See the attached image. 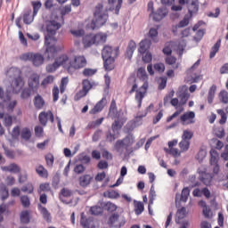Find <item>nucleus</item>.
Masks as SVG:
<instances>
[{"instance_id":"f257e3e1","label":"nucleus","mask_w":228,"mask_h":228,"mask_svg":"<svg viewBox=\"0 0 228 228\" xmlns=\"http://www.w3.org/2000/svg\"><path fill=\"white\" fill-rule=\"evenodd\" d=\"M108 9L104 10V5L102 3H99L94 7V19L87 25L89 29L93 31L95 29H99V28H102L106 22H108L109 15Z\"/></svg>"},{"instance_id":"f03ea898","label":"nucleus","mask_w":228,"mask_h":228,"mask_svg":"<svg viewBox=\"0 0 228 228\" xmlns=\"http://www.w3.org/2000/svg\"><path fill=\"white\" fill-rule=\"evenodd\" d=\"M133 143H134V138L133 135H126L122 140H118L114 144L115 151L122 156L124 154L125 158H127L133 154Z\"/></svg>"},{"instance_id":"7ed1b4c3","label":"nucleus","mask_w":228,"mask_h":228,"mask_svg":"<svg viewBox=\"0 0 228 228\" xmlns=\"http://www.w3.org/2000/svg\"><path fill=\"white\" fill-rule=\"evenodd\" d=\"M58 40L56 37H50L49 36H45V51L44 53L45 58L47 60H53L56 53L63 50V46L56 45Z\"/></svg>"},{"instance_id":"20e7f679","label":"nucleus","mask_w":228,"mask_h":228,"mask_svg":"<svg viewBox=\"0 0 228 228\" xmlns=\"http://www.w3.org/2000/svg\"><path fill=\"white\" fill-rule=\"evenodd\" d=\"M180 122H182L183 126H186V124H195V111L189 110L187 112H184L176 121L167 126L166 129H174V127H177L179 126Z\"/></svg>"},{"instance_id":"39448f33","label":"nucleus","mask_w":228,"mask_h":228,"mask_svg":"<svg viewBox=\"0 0 228 228\" xmlns=\"http://www.w3.org/2000/svg\"><path fill=\"white\" fill-rule=\"evenodd\" d=\"M127 84L133 85L132 89L129 91V94H134V92H136L135 101L137 102L138 108H142V102L143 101V92L136 91V89L138 88V84L136 83V77H134V75L130 76L127 79Z\"/></svg>"},{"instance_id":"423d86ee","label":"nucleus","mask_w":228,"mask_h":228,"mask_svg":"<svg viewBox=\"0 0 228 228\" xmlns=\"http://www.w3.org/2000/svg\"><path fill=\"white\" fill-rule=\"evenodd\" d=\"M86 65V58L84 55H76L73 61H69V64L67 66V70L69 71L70 69H74V70H79L81 69H85Z\"/></svg>"},{"instance_id":"0eeeda50","label":"nucleus","mask_w":228,"mask_h":228,"mask_svg":"<svg viewBox=\"0 0 228 228\" xmlns=\"http://www.w3.org/2000/svg\"><path fill=\"white\" fill-rule=\"evenodd\" d=\"M110 228H122L126 225V219L120 218L118 213H113L108 220Z\"/></svg>"},{"instance_id":"6e6552de","label":"nucleus","mask_w":228,"mask_h":228,"mask_svg":"<svg viewBox=\"0 0 228 228\" xmlns=\"http://www.w3.org/2000/svg\"><path fill=\"white\" fill-rule=\"evenodd\" d=\"M120 48L118 46L113 50L112 46L105 45L102 50V58H117L119 54Z\"/></svg>"},{"instance_id":"1a4fd4ad","label":"nucleus","mask_w":228,"mask_h":228,"mask_svg":"<svg viewBox=\"0 0 228 228\" xmlns=\"http://www.w3.org/2000/svg\"><path fill=\"white\" fill-rule=\"evenodd\" d=\"M60 28H61V24H60V22L54 20L48 21L46 25L47 34L45 35V37H49L50 38H54V35H56V31H58Z\"/></svg>"},{"instance_id":"9d476101","label":"nucleus","mask_w":228,"mask_h":228,"mask_svg":"<svg viewBox=\"0 0 228 228\" xmlns=\"http://www.w3.org/2000/svg\"><path fill=\"white\" fill-rule=\"evenodd\" d=\"M116 118L111 125L112 133H117V134H120V129L124 126L125 122L127 121V118L124 116H117L114 117Z\"/></svg>"},{"instance_id":"9b49d317","label":"nucleus","mask_w":228,"mask_h":228,"mask_svg":"<svg viewBox=\"0 0 228 228\" xmlns=\"http://www.w3.org/2000/svg\"><path fill=\"white\" fill-rule=\"evenodd\" d=\"M38 119H39V124H41V126L45 127V126H47L48 120H50L52 124H54V114H53V111L51 110H48L46 112L42 111L39 113Z\"/></svg>"},{"instance_id":"f8f14e48","label":"nucleus","mask_w":228,"mask_h":228,"mask_svg":"<svg viewBox=\"0 0 228 228\" xmlns=\"http://www.w3.org/2000/svg\"><path fill=\"white\" fill-rule=\"evenodd\" d=\"M143 124V113L139 112L134 117V120L128 122L126 126V128L128 131H133L134 127H138V126H142Z\"/></svg>"},{"instance_id":"ddd939ff","label":"nucleus","mask_w":228,"mask_h":228,"mask_svg":"<svg viewBox=\"0 0 228 228\" xmlns=\"http://www.w3.org/2000/svg\"><path fill=\"white\" fill-rule=\"evenodd\" d=\"M147 10H148V12H150V17H152V20L154 22H160V20H163V19H165V17H167V13L160 16L159 14H158V12H156L154 11V2L152 0H151L148 3Z\"/></svg>"},{"instance_id":"4468645a","label":"nucleus","mask_w":228,"mask_h":228,"mask_svg":"<svg viewBox=\"0 0 228 228\" xmlns=\"http://www.w3.org/2000/svg\"><path fill=\"white\" fill-rule=\"evenodd\" d=\"M28 85L33 92H37L40 86V75L37 73L31 74L28 77Z\"/></svg>"},{"instance_id":"2eb2a0df","label":"nucleus","mask_w":228,"mask_h":228,"mask_svg":"<svg viewBox=\"0 0 228 228\" xmlns=\"http://www.w3.org/2000/svg\"><path fill=\"white\" fill-rule=\"evenodd\" d=\"M154 200H156V191L154 190V184L151 186L149 192V203H148V213L151 216L154 215V210L152 209V204H154Z\"/></svg>"},{"instance_id":"dca6fc26","label":"nucleus","mask_w":228,"mask_h":228,"mask_svg":"<svg viewBox=\"0 0 228 228\" xmlns=\"http://www.w3.org/2000/svg\"><path fill=\"white\" fill-rule=\"evenodd\" d=\"M80 225L83 228H94L95 225L94 224V218L93 217H86L85 216V212L80 214Z\"/></svg>"},{"instance_id":"f3484780","label":"nucleus","mask_w":228,"mask_h":228,"mask_svg":"<svg viewBox=\"0 0 228 228\" xmlns=\"http://www.w3.org/2000/svg\"><path fill=\"white\" fill-rule=\"evenodd\" d=\"M94 181V176L90 175H83L78 178V184L81 188H88Z\"/></svg>"},{"instance_id":"a211bd4d","label":"nucleus","mask_w":228,"mask_h":228,"mask_svg":"<svg viewBox=\"0 0 228 228\" xmlns=\"http://www.w3.org/2000/svg\"><path fill=\"white\" fill-rule=\"evenodd\" d=\"M134 51H136V42H134V40H130L125 53V58H127V60H132Z\"/></svg>"},{"instance_id":"6ab92c4d","label":"nucleus","mask_w":228,"mask_h":228,"mask_svg":"<svg viewBox=\"0 0 228 228\" xmlns=\"http://www.w3.org/2000/svg\"><path fill=\"white\" fill-rule=\"evenodd\" d=\"M198 206H200V208H202V215L205 218H212L213 215H211V208H209V206H208V203L206 202V200H200L198 202Z\"/></svg>"},{"instance_id":"aec40b11","label":"nucleus","mask_w":228,"mask_h":228,"mask_svg":"<svg viewBox=\"0 0 228 228\" xmlns=\"http://www.w3.org/2000/svg\"><path fill=\"white\" fill-rule=\"evenodd\" d=\"M83 45L86 49L87 47H92V45H95V37L94 34H87L83 37L82 39Z\"/></svg>"},{"instance_id":"412c9836","label":"nucleus","mask_w":228,"mask_h":228,"mask_svg":"<svg viewBox=\"0 0 228 228\" xmlns=\"http://www.w3.org/2000/svg\"><path fill=\"white\" fill-rule=\"evenodd\" d=\"M106 104V97H102L94 107L90 110L91 115H95L97 113H101L102 110H104V105Z\"/></svg>"},{"instance_id":"4be33fe9","label":"nucleus","mask_w":228,"mask_h":228,"mask_svg":"<svg viewBox=\"0 0 228 228\" xmlns=\"http://www.w3.org/2000/svg\"><path fill=\"white\" fill-rule=\"evenodd\" d=\"M109 4H110V7L107 9L109 12H115V15H119L120 13V8H122V0H108ZM117 3L116 7H114L112 4H115Z\"/></svg>"},{"instance_id":"5701e85b","label":"nucleus","mask_w":228,"mask_h":228,"mask_svg":"<svg viewBox=\"0 0 228 228\" xmlns=\"http://www.w3.org/2000/svg\"><path fill=\"white\" fill-rule=\"evenodd\" d=\"M33 102L36 110H44L45 106V100H44V97L40 94H37L34 97Z\"/></svg>"},{"instance_id":"b1692460","label":"nucleus","mask_w":228,"mask_h":228,"mask_svg":"<svg viewBox=\"0 0 228 228\" xmlns=\"http://www.w3.org/2000/svg\"><path fill=\"white\" fill-rule=\"evenodd\" d=\"M109 115L111 118H115V117H122L120 111L117 110V102L115 100H112L110 102Z\"/></svg>"},{"instance_id":"393cba45","label":"nucleus","mask_w":228,"mask_h":228,"mask_svg":"<svg viewBox=\"0 0 228 228\" xmlns=\"http://www.w3.org/2000/svg\"><path fill=\"white\" fill-rule=\"evenodd\" d=\"M115 58L116 57H110V58L102 59L103 67L105 70H108L110 72V70H113V69H115Z\"/></svg>"},{"instance_id":"a878e982","label":"nucleus","mask_w":228,"mask_h":228,"mask_svg":"<svg viewBox=\"0 0 228 228\" xmlns=\"http://www.w3.org/2000/svg\"><path fill=\"white\" fill-rule=\"evenodd\" d=\"M4 172H10L11 174H20V167L15 163H11L9 166L2 167Z\"/></svg>"},{"instance_id":"bb28decb","label":"nucleus","mask_w":228,"mask_h":228,"mask_svg":"<svg viewBox=\"0 0 228 228\" xmlns=\"http://www.w3.org/2000/svg\"><path fill=\"white\" fill-rule=\"evenodd\" d=\"M31 61L34 67H40L44 64V55L40 53H33Z\"/></svg>"},{"instance_id":"cd10ccee","label":"nucleus","mask_w":228,"mask_h":228,"mask_svg":"<svg viewBox=\"0 0 228 228\" xmlns=\"http://www.w3.org/2000/svg\"><path fill=\"white\" fill-rule=\"evenodd\" d=\"M191 6H193V10L188 9L189 15L187 14L186 18L189 19V20L191 19V17H193V13H199V0H192L191 2Z\"/></svg>"},{"instance_id":"c85d7f7f","label":"nucleus","mask_w":228,"mask_h":228,"mask_svg":"<svg viewBox=\"0 0 228 228\" xmlns=\"http://www.w3.org/2000/svg\"><path fill=\"white\" fill-rule=\"evenodd\" d=\"M22 86H24V80H22V77H17L16 78H14L13 92L19 94V92L22 90Z\"/></svg>"},{"instance_id":"c756f323","label":"nucleus","mask_w":228,"mask_h":228,"mask_svg":"<svg viewBox=\"0 0 228 228\" xmlns=\"http://www.w3.org/2000/svg\"><path fill=\"white\" fill-rule=\"evenodd\" d=\"M139 45L136 63L137 65H143V39L140 41Z\"/></svg>"},{"instance_id":"7c9ffc66","label":"nucleus","mask_w":228,"mask_h":228,"mask_svg":"<svg viewBox=\"0 0 228 228\" xmlns=\"http://www.w3.org/2000/svg\"><path fill=\"white\" fill-rule=\"evenodd\" d=\"M159 27H157L156 28H150V30L148 32L149 38L153 40V42L155 44H158V42H159V40H158V36L159 35Z\"/></svg>"},{"instance_id":"2f4dec72","label":"nucleus","mask_w":228,"mask_h":228,"mask_svg":"<svg viewBox=\"0 0 228 228\" xmlns=\"http://www.w3.org/2000/svg\"><path fill=\"white\" fill-rule=\"evenodd\" d=\"M20 221L21 224H29V222H31V216L29 215V211L22 210L20 214Z\"/></svg>"},{"instance_id":"473e14b6","label":"nucleus","mask_w":228,"mask_h":228,"mask_svg":"<svg viewBox=\"0 0 228 228\" xmlns=\"http://www.w3.org/2000/svg\"><path fill=\"white\" fill-rule=\"evenodd\" d=\"M106 40H108V34L100 32L94 35L95 44H106Z\"/></svg>"},{"instance_id":"72a5a7b5","label":"nucleus","mask_w":228,"mask_h":228,"mask_svg":"<svg viewBox=\"0 0 228 228\" xmlns=\"http://www.w3.org/2000/svg\"><path fill=\"white\" fill-rule=\"evenodd\" d=\"M119 134H117V132H111V130H108V132L105 134L106 141L109 143H113V142L116 141L117 138H118Z\"/></svg>"},{"instance_id":"f704fd0d","label":"nucleus","mask_w":228,"mask_h":228,"mask_svg":"<svg viewBox=\"0 0 228 228\" xmlns=\"http://www.w3.org/2000/svg\"><path fill=\"white\" fill-rule=\"evenodd\" d=\"M216 93V85H212L208 90V104H213V100L215 99Z\"/></svg>"},{"instance_id":"c9c22d12","label":"nucleus","mask_w":228,"mask_h":228,"mask_svg":"<svg viewBox=\"0 0 228 228\" xmlns=\"http://www.w3.org/2000/svg\"><path fill=\"white\" fill-rule=\"evenodd\" d=\"M206 156H208V151H206V149L200 148L199 152L195 156V159H197L199 163H202L206 159Z\"/></svg>"},{"instance_id":"e433bc0d","label":"nucleus","mask_w":228,"mask_h":228,"mask_svg":"<svg viewBox=\"0 0 228 228\" xmlns=\"http://www.w3.org/2000/svg\"><path fill=\"white\" fill-rule=\"evenodd\" d=\"M20 136L22 140H25V142H28V140H31V130L28 127L22 128Z\"/></svg>"},{"instance_id":"4c0bfd02","label":"nucleus","mask_w":228,"mask_h":228,"mask_svg":"<svg viewBox=\"0 0 228 228\" xmlns=\"http://www.w3.org/2000/svg\"><path fill=\"white\" fill-rule=\"evenodd\" d=\"M164 151L167 154H171V156H173V158H179V156H181V151H179V149H177V148L168 149V148L165 147Z\"/></svg>"},{"instance_id":"58836bf2","label":"nucleus","mask_w":228,"mask_h":228,"mask_svg":"<svg viewBox=\"0 0 228 228\" xmlns=\"http://www.w3.org/2000/svg\"><path fill=\"white\" fill-rule=\"evenodd\" d=\"M38 208L41 211V214L43 215V217L46 222H51V213H49V210H47L46 208L42 207V205H38Z\"/></svg>"},{"instance_id":"ea45409f","label":"nucleus","mask_w":228,"mask_h":228,"mask_svg":"<svg viewBox=\"0 0 228 228\" xmlns=\"http://www.w3.org/2000/svg\"><path fill=\"white\" fill-rule=\"evenodd\" d=\"M38 208L41 211V214L43 215V217L46 222H51V213H49V210H47L46 208L42 207V205H38Z\"/></svg>"},{"instance_id":"a19ab883","label":"nucleus","mask_w":228,"mask_h":228,"mask_svg":"<svg viewBox=\"0 0 228 228\" xmlns=\"http://www.w3.org/2000/svg\"><path fill=\"white\" fill-rule=\"evenodd\" d=\"M134 211L135 215H142L143 213V203L137 201L136 200H134Z\"/></svg>"},{"instance_id":"79ce46f5","label":"nucleus","mask_w":228,"mask_h":228,"mask_svg":"<svg viewBox=\"0 0 228 228\" xmlns=\"http://www.w3.org/2000/svg\"><path fill=\"white\" fill-rule=\"evenodd\" d=\"M31 4L33 6V17H37V14L42 8V2L40 1H32Z\"/></svg>"},{"instance_id":"37998d69","label":"nucleus","mask_w":228,"mask_h":228,"mask_svg":"<svg viewBox=\"0 0 228 228\" xmlns=\"http://www.w3.org/2000/svg\"><path fill=\"white\" fill-rule=\"evenodd\" d=\"M69 61V55L67 54H61L59 57L55 59V62L59 67H61V65H65V63Z\"/></svg>"},{"instance_id":"c03bdc74","label":"nucleus","mask_w":228,"mask_h":228,"mask_svg":"<svg viewBox=\"0 0 228 228\" xmlns=\"http://www.w3.org/2000/svg\"><path fill=\"white\" fill-rule=\"evenodd\" d=\"M21 191H23V193H28V195H31V193L35 191V187L33 186V183H28L21 187Z\"/></svg>"},{"instance_id":"a18cd8bd","label":"nucleus","mask_w":228,"mask_h":228,"mask_svg":"<svg viewBox=\"0 0 228 228\" xmlns=\"http://www.w3.org/2000/svg\"><path fill=\"white\" fill-rule=\"evenodd\" d=\"M34 17L35 16L31 17V11H27L23 14V22H24V24H27V25L31 24V22H33V20H35Z\"/></svg>"},{"instance_id":"49530a36","label":"nucleus","mask_w":228,"mask_h":228,"mask_svg":"<svg viewBox=\"0 0 228 228\" xmlns=\"http://www.w3.org/2000/svg\"><path fill=\"white\" fill-rule=\"evenodd\" d=\"M52 83H54V76L49 75L41 82V86L47 88V85H52Z\"/></svg>"},{"instance_id":"de8ad7c7","label":"nucleus","mask_w":228,"mask_h":228,"mask_svg":"<svg viewBox=\"0 0 228 228\" xmlns=\"http://www.w3.org/2000/svg\"><path fill=\"white\" fill-rule=\"evenodd\" d=\"M218 115H220L221 118L219 119V124L224 126L227 122V113L223 109L217 110Z\"/></svg>"},{"instance_id":"09e8293b","label":"nucleus","mask_w":228,"mask_h":228,"mask_svg":"<svg viewBox=\"0 0 228 228\" xmlns=\"http://www.w3.org/2000/svg\"><path fill=\"white\" fill-rule=\"evenodd\" d=\"M90 213L94 215L95 216H99V215H102L104 213V209L100 206H94L90 208Z\"/></svg>"},{"instance_id":"8fccbe9b","label":"nucleus","mask_w":228,"mask_h":228,"mask_svg":"<svg viewBox=\"0 0 228 228\" xmlns=\"http://www.w3.org/2000/svg\"><path fill=\"white\" fill-rule=\"evenodd\" d=\"M2 148L4 149L5 156L9 158V159H15V151H13V150H10L4 144L2 145Z\"/></svg>"},{"instance_id":"3c124183","label":"nucleus","mask_w":228,"mask_h":228,"mask_svg":"<svg viewBox=\"0 0 228 228\" xmlns=\"http://www.w3.org/2000/svg\"><path fill=\"white\" fill-rule=\"evenodd\" d=\"M82 74L85 76V77H92V76H95V74H97V69L86 68L84 69Z\"/></svg>"},{"instance_id":"603ef678","label":"nucleus","mask_w":228,"mask_h":228,"mask_svg":"<svg viewBox=\"0 0 228 228\" xmlns=\"http://www.w3.org/2000/svg\"><path fill=\"white\" fill-rule=\"evenodd\" d=\"M219 98H220V102L223 104H228V92L225 90H221V92L219 93Z\"/></svg>"},{"instance_id":"864d4df0","label":"nucleus","mask_w":228,"mask_h":228,"mask_svg":"<svg viewBox=\"0 0 228 228\" xmlns=\"http://www.w3.org/2000/svg\"><path fill=\"white\" fill-rule=\"evenodd\" d=\"M58 69H60V64H58V62H56L55 61L53 63L48 64L46 66V71L49 73L56 72Z\"/></svg>"},{"instance_id":"5fc2aeb1","label":"nucleus","mask_w":228,"mask_h":228,"mask_svg":"<svg viewBox=\"0 0 228 228\" xmlns=\"http://www.w3.org/2000/svg\"><path fill=\"white\" fill-rule=\"evenodd\" d=\"M193 138V132L191 130H183V134L182 135V140L184 142H190Z\"/></svg>"},{"instance_id":"6e6d98bb","label":"nucleus","mask_w":228,"mask_h":228,"mask_svg":"<svg viewBox=\"0 0 228 228\" xmlns=\"http://www.w3.org/2000/svg\"><path fill=\"white\" fill-rule=\"evenodd\" d=\"M91 88H94L92 82H90L88 79H84L82 81V89H84L88 94Z\"/></svg>"},{"instance_id":"4d7b16f0","label":"nucleus","mask_w":228,"mask_h":228,"mask_svg":"<svg viewBox=\"0 0 228 228\" xmlns=\"http://www.w3.org/2000/svg\"><path fill=\"white\" fill-rule=\"evenodd\" d=\"M191 143V142L190 141H184L182 139V141L179 142V147L181 151L186 152V151H189Z\"/></svg>"},{"instance_id":"13d9d810","label":"nucleus","mask_w":228,"mask_h":228,"mask_svg":"<svg viewBox=\"0 0 228 228\" xmlns=\"http://www.w3.org/2000/svg\"><path fill=\"white\" fill-rule=\"evenodd\" d=\"M215 177V175H210L209 178H206L204 176H200V181L205 185V186H211V182L213 181V178Z\"/></svg>"},{"instance_id":"bf43d9fd","label":"nucleus","mask_w":228,"mask_h":228,"mask_svg":"<svg viewBox=\"0 0 228 228\" xmlns=\"http://www.w3.org/2000/svg\"><path fill=\"white\" fill-rule=\"evenodd\" d=\"M20 203L24 208H29V206H31V200L28 195H23L20 197Z\"/></svg>"},{"instance_id":"052dcab7","label":"nucleus","mask_w":228,"mask_h":228,"mask_svg":"<svg viewBox=\"0 0 228 228\" xmlns=\"http://www.w3.org/2000/svg\"><path fill=\"white\" fill-rule=\"evenodd\" d=\"M154 70L156 72H159V74H163L165 72V63L163 62H157L153 65Z\"/></svg>"},{"instance_id":"680f3d73","label":"nucleus","mask_w":228,"mask_h":228,"mask_svg":"<svg viewBox=\"0 0 228 228\" xmlns=\"http://www.w3.org/2000/svg\"><path fill=\"white\" fill-rule=\"evenodd\" d=\"M37 174L40 175V177H47V170H45V167L44 166L40 165L36 168Z\"/></svg>"},{"instance_id":"e2e57ef3","label":"nucleus","mask_w":228,"mask_h":228,"mask_svg":"<svg viewBox=\"0 0 228 228\" xmlns=\"http://www.w3.org/2000/svg\"><path fill=\"white\" fill-rule=\"evenodd\" d=\"M178 220H183V218H186L188 212H186V207H182L177 209Z\"/></svg>"},{"instance_id":"0e129e2a","label":"nucleus","mask_w":228,"mask_h":228,"mask_svg":"<svg viewBox=\"0 0 228 228\" xmlns=\"http://www.w3.org/2000/svg\"><path fill=\"white\" fill-rule=\"evenodd\" d=\"M143 54V63H152V53H151V51H146Z\"/></svg>"},{"instance_id":"69168bd1","label":"nucleus","mask_w":228,"mask_h":228,"mask_svg":"<svg viewBox=\"0 0 228 228\" xmlns=\"http://www.w3.org/2000/svg\"><path fill=\"white\" fill-rule=\"evenodd\" d=\"M70 33L73 35V37H76V38H81V37H85V29L83 28L70 30Z\"/></svg>"},{"instance_id":"338daca9","label":"nucleus","mask_w":228,"mask_h":228,"mask_svg":"<svg viewBox=\"0 0 228 228\" xmlns=\"http://www.w3.org/2000/svg\"><path fill=\"white\" fill-rule=\"evenodd\" d=\"M45 161H46L47 167H52L53 165H54V155H53V154H51V153H48V154L45 156Z\"/></svg>"},{"instance_id":"774afa93","label":"nucleus","mask_w":228,"mask_h":228,"mask_svg":"<svg viewBox=\"0 0 228 228\" xmlns=\"http://www.w3.org/2000/svg\"><path fill=\"white\" fill-rule=\"evenodd\" d=\"M86 95H88V93L82 89L76 94L75 101H81V99H83V97H86Z\"/></svg>"}]
</instances>
